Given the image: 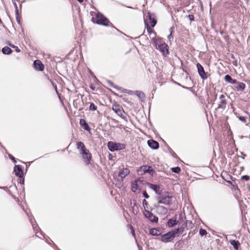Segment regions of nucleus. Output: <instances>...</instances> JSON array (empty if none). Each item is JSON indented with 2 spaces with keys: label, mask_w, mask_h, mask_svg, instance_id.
I'll list each match as a JSON object with an SVG mask.
<instances>
[{
  "label": "nucleus",
  "mask_w": 250,
  "mask_h": 250,
  "mask_svg": "<svg viewBox=\"0 0 250 250\" xmlns=\"http://www.w3.org/2000/svg\"><path fill=\"white\" fill-rule=\"evenodd\" d=\"M80 124L85 130L88 131H90L91 128L84 119H81L80 120Z\"/></svg>",
  "instance_id": "aec40b11"
},
{
  "label": "nucleus",
  "mask_w": 250,
  "mask_h": 250,
  "mask_svg": "<svg viewBox=\"0 0 250 250\" xmlns=\"http://www.w3.org/2000/svg\"><path fill=\"white\" fill-rule=\"evenodd\" d=\"M225 95L224 94H222L219 97V99H220V100H225Z\"/></svg>",
  "instance_id": "8fccbe9b"
},
{
  "label": "nucleus",
  "mask_w": 250,
  "mask_h": 250,
  "mask_svg": "<svg viewBox=\"0 0 250 250\" xmlns=\"http://www.w3.org/2000/svg\"><path fill=\"white\" fill-rule=\"evenodd\" d=\"M79 2L81 3L83 1V0H77Z\"/></svg>",
  "instance_id": "4d7b16f0"
},
{
  "label": "nucleus",
  "mask_w": 250,
  "mask_h": 250,
  "mask_svg": "<svg viewBox=\"0 0 250 250\" xmlns=\"http://www.w3.org/2000/svg\"><path fill=\"white\" fill-rule=\"evenodd\" d=\"M92 21L93 22L98 24L102 25L105 26H111L116 29V28L113 26L112 23H111L106 17H105L100 13L97 14L96 18H92ZM117 30L118 29H117Z\"/></svg>",
  "instance_id": "f257e3e1"
},
{
  "label": "nucleus",
  "mask_w": 250,
  "mask_h": 250,
  "mask_svg": "<svg viewBox=\"0 0 250 250\" xmlns=\"http://www.w3.org/2000/svg\"><path fill=\"white\" fill-rule=\"evenodd\" d=\"M14 171L16 176L21 178L23 176V170L20 165H16L14 168Z\"/></svg>",
  "instance_id": "f8f14e48"
},
{
  "label": "nucleus",
  "mask_w": 250,
  "mask_h": 250,
  "mask_svg": "<svg viewBox=\"0 0 250 250\" xmlns=\"http://www.w3.org/2000/svg\"><path fill=\"white\" fill-rule=\"evenodd\" d=\"M83 156V159L86 165H88L90 163L91 159V154L89 151L87 149L81 153Z\"/></svg>",
  "instance_id": "6e6552de"
},
{
  "label": "nucleus",
  "mask_w": 250,
  "mask_h": 250,
  "mask_svg": "<svg viewBox=\"0 0 250 250\" xmlns=\"http://www.w3.org/2000/svg\"><path fill=\"white\" fill-rule=\"evenodd\" d=\"M130 173V170L127 168H123L120 170L118 173V176L122 179L125 178Z\"/></svg>",
  "instance_id": "9b49d317"
},
{
  "label": "nucleus",
  "mask_w": 250,
  "mask_h": 250,
  "mask_svg": "<svg viewBox=\"0 0 250 250\" xmlns=\"http://www.w3.org/2000/svg\"><path fill=\"white\" fill-rule=\"evenodd\" d=\"M183 231H184V228L183 227H181L180 228H178L169 231L170 233H171V234L172 235H173V239H174V238L176 236H178L180 234L182 233L183 232Z\"/></svg>",
  "instance_id": "9d476101"
},
{
  "label": "nucleus",
  "mask_w": 250,
  "mask_h": 250,
  "mask_svg": "<svg viewBox=\"0 0 250 250\" xmlns=\"http://www.w3.org/2000/svg\"><path fill=\"white\" fill-rule=\"evenodd\" d=\"M250 176L248 175H243L241 177V179L244 180L246 181H249L250 180Z\"/></svg>",
  "instance_id": "58836bf2"
},
{
  "label": "nucleus",
  "mask_w": 250,
  "mask_h": 250,
  "mask_svg": "<svg viewBox=\"0 0 250 250\" xmlns=\"http://www.w3.org/2000/svg\"><path fill=\"white\" fill-rule=\"evenodd\" d=\"M144 182V180H142L140 178L133 181L131 183L132 191L134 193H139L142 188L141 185Z\"/></svg>",
  "instance_id": "7ed1b4c3"
},
{
  "label": "nucleus",
  "mask_w": 250,
  "mask_h": 250,
  "mask_svg": "<svg viewBox=\"0 0 250 250\" xmlns=\"http://www.w3.org/2000/svg\"><path fill=\"white\" fill-rule=\"evenodd\" d=\"M188 17L191 21H194V17L193 15L189 14L188 15Z\"/></svg>",
  "instance_id": "de8ad7c7"
},
{
  "label": "nucleus",
  "mask_w": 250,
  "mask_h": 250,
  "mask_svg": "<svg viewBox=\"0 0 250 250\" xmlns=\"http://www.w3.org/2000/svg\"><path fill=\"white\" fill-rule=\"evenodd\" d=\"M155 208L157 212L160 214H166L167 213V209L166 208L164 207V206H160V204L155 205Z\"/></svg>",
  "instance_id": "dca6fc26"
},
{
  "label": "nucleus",
  "mask_w": 250,
  "mask_h": 250,
  "mask_svg": "<svg viewBox=\"0 0 250 250\" xmlns=\"http://www.w3.org/2000/svg\"><path fill=\"white\" fill-rule=\"evenodd\" d=\"M112 110L119 116L122 117L123 109L119 105H114L112 107Z\"/></svg>",
  "instance_id": "4468645a"
},
{
  "label": "nucleus",
  "mask_w": 250,
  "mask_h": 250,
  "mask_svg": "<svg viewBox=\"0 0 250 250\" xmlns=\"http://www.w3.org/2000/svg\"><path fill=\"white\" fill-rule=\"evenodd\" d=\"M77 148L80 150V153L82 152L87 150L86 149L84 144L82 142H79L77 144Z\"/></svg>",
  "instance_id": "b1692460"
},
{
  "label": "nucleus",
  "mask_w": 250,
  "mask_h": 250,
  "mask_svg": "<svg viewBox=\"0 0 250 250\" xmlns=\"http://www.w3.org/2000/svg\"><path fill=\"white\" fill-rule=\"evenodd\" d=\"M152 40L153 44L157 49L158 48H160V46H162L163 45V43H165V41L162 38L160 37H156V36L153 37Z\"/></svg>",
  "instance_id": "39448f33"
},
{
  "label": "nucleus",
  "mask_w": 250,
  "mask_h": 250,
  "mask_svg": "<svg viewBox=\"0 0 250 250\" xmlns=\"http://www.w3.org/2000/svg\"><path fill=\"white\" fill-rule=\"evenodd\" d=\"M143 194L144 195V197L146 198V199H148L149 198V195L147 194V193H146V191H143Z\"/></svg>",
  "instance_id": "49530a36"
},
{
  "label": "nucleus",
  "mask_w": 250,
  "mask_h": 250,
  "mask_svg": "<svg viewBox=\"0 0 250 250\" xmlns=\"http://www.w3.org/2000/svg\"><path fill=\"white\" fill-rule=\"evenodd\" d=\"M34 65L36 69L39 71H42L44 69V65L39 60H36L34 62Z\"/></svg>",
  "instance_id": "6ab92c4d"
},
{
  "label": "nucleus",
  "mask_w": 250,
  "mask_h": 250,
  "mask_svg": "<svg viewBox=\"0 0 250 250\" xmlns=\"http://www.w3.org/2000/svg\"><path fill=\"white\" fill-rule=\"evenodd\" d=\"M13 4H14V7L15 8L16 15H18V12H19V11H18V9L17 4L15 2H14Z\"/></svg>",
  "instance_id": "37998d69"
},
{
  "label": "nucleus",
  "mask_w": 250,
  "mask_h": 250,
  "mask_svg": "<svg viewBox=\"0 0 250 250\" xmlns=\"http://www.w3.org/2000/svg\"><path fill=\"white\" fill-rule=\"evenodd\" d=\"M172 29H173V27H170L169 30H170V34L167 36V39L169 41H171V39H173V36L172 35Z\"/></svg>",
  "instance_id": "f704fd0d"
},
{
  "label": "nucleus",
  "mask_w": 250,
  "mask_h": 250,
  "mask_svg": "<svg viewBox=\"0 0 250 250\" xmlns=\"http://www.w3.org/2000/svg\"><path fill=\"white\" fill-rule=\"evenodd\" d=\"M122 118V119H123L124 120H125V121H127V118L124 116L123 115L122 116V117H121Z\"/></svg>",
  "instance_id": "5fc2aeb1"
},
{
  "label": "nucleus",
  "mask_w": 250,
  "mask_h": 250,
  "mask_svg": "<svg viewBox=\"0 0 250 250\" xmlns=\"http://www.w3.org/2000/svg\"><path fill=\"white\" fill-rule=\"evenodd\" d=\"M171 199L172 197L169 195L168 192H161L157 197V204L170 206L171 204Z\"/></svg>",
  "instance_id": "f03ea898"
},
{
  "label": "nucleus",
  "mask_w": 250,
  "mask_h": 250,
  "mask_svg": "<svg viewBox=\"0 0 250 250\" xmlns=\"http://www.w3.org/2000/svg\"><path fill=\"white\" fill-rule=\"evenodd\" d=\"M9 45L12 48L15 49V50L17 52H20L21 51V50L17 46L11 44H10Z\"/></svg>",
  "instance_id": "c9c22d12"
},
{
  "label": "nucleus",
  "mask_w": 250,
  "mask_h": 250,
  "mask_svg": "<svg viewBox=\"0 0 250 250\" xmlns=\"http://www.w3.org/2000/svg\"><path fill=\"white\" fill-rule=\"evenodd\" d=\"M149 167V168L148 169V171H147V173H148L149 174L152 175L153 172V169H152V167L151 166H148Z\"/></svg>",
  "instance_id": "4c0bfd02"
},
{
  "label": "nucleus",
  "mask_w": 250,
  "mask_h": 250,
  "mask_svg": "<svg viewBox=\"0 0 250 250\" xmlns=\"http://www.w3.org/2000/svg\"><path fill=\"white\" fill-rule=\"evenodd\" d=\"M217 94L215 92H214V99H213V102H214L216 99H217Z\"/></svg>",
  "instance_id": "3c124183"
},
{
  "label": "nucleus",
  "mask_w": 250,
  "mask_h": 250,
  "mask_svg": "<svg viewBox=\"0 0 250 250\" xmlns=\"http://www.w3.org/2000/svg\"><path fill=\"white\" fill-rule=\"evenodd\" d=\"M97 109V107L95 104L93 103H90L89 106V109L91 111H95Z\"/></svg>",
  "instance_id": "473e14b6"
},
{
  "label": "nucleus",
  "mask_w": 250,
  "mask_h": 250,
  "mask_svg": "<svg viewBox=\"0 0 250 250\" xmlns=\"http://www.w3.org/2000/svg\"><path fill=\"white\" fill-rule=\"evenodd\" d=\"M20 183H21V184H24V180H22L21 181V182H20Z\"/></svg>",
  "instance_id": "6e6d98bb"
},
{
  "label": "nucleus",
  "mask_w": 250,
  "mask_h": 250,
  "mask_svg": "<svg viewBox=\"0 0 250 250\" xmlns=\"http://www.w3.org/2000/svg\"><path fill=\"white\" fill-rule=\"evenodd\" d=\"M147 168H149V167H148V166H146V165L143 166L139 169L138 172L140 174H143V173H147V171H148Z\"/></svg>",
  "instance_id": "cd10ccee"
},
{
  "label": "nucleus",
  "mask_w": 250,
  "mask_h": 250,
  "mask_svg": "<svg viewBox=\"0 0 250 250\" xmlns=\"http://www.w3.org/2000/svg\"><path fill=\"white\" fill-rule=\"evenodd\" d=\"M196 66L198 70V72L200 76V77L203 80H206L208 78L207 73L205 72L204 70V68L203 66L200 63H197L196 64Z\"/></svg>",
  "instance_id": "0eeeda50"
},
{
  "label": "nucleus",
  "mask_w": 250,
  "mask_h": 250,
  "mask_svg": "<svg viewBox=\"0 0 250 250\" xmlns=\"http://www.w3.org/2000/svg\"><path fill=\"white\" fill-rule=\"evenodd\" d=\"M2 52L4 54H10L12 52V49L8 46H5L2 49Z\"/></svg>",
  "instance_id": "c85d7f7f"
},
{
  "label": "nucleus",
  "mask_w": 250,
  "mask_h": 250,
  "mask_svg": "<svg viewBox=\"0 0 250 250\" xmlns=\"http://www.w3.org/2000/svg\"><path fill=\"white\" fill-rule=\"evenodd\" d=\"M90 88H91V89H94V88H93V87H92V86H90Z\"/></svg>",
  "instance_id": "052dcab7"
},
{
  "label": "nucleus",
  "mask_w": 250,
  "mask_h": 250,
  "mask_svg": "<svg viewBox=\"0 0 250 250\" xmlns=\"http://www.w3.org/2000/svg\"><path fill=\"white\" fill-rule=\"evenodd\" d=\"M147 15L151 27H154L157 23L156 20L155 19V18L153 17V15L151 14L150 12H148Z\"/></svg>",
  "instance_id": "412c9836"
},
{
  "label": "nucleus",
  "mask_w": 250,
  "mask_h": 250,
  "mask_svg": "<svg viewBox=\"0 0 250 250\" xmlns=\"http://www.w3.org/2000/svg\"><path fill=\"white\" fill-rule=\"evenodd\" d=\"M239 119L243 123L246 122V119L245 117L240 116L239 117Z\"/></svg>",
  "instance_id": "79ce46f5"
},
{
  "label": "nucleus",
  "mask_w": 250,
  "mask_h": 250,
  "mask_svg": "<svg viewBox=\"0 0 250 250\" xmlns=\"http://www.w3.org/2000/svg\"><path fill=\"white\" fill-rule=\"evenodd\" d=\"M229 243L233 246V248L235 250H238V247L240 245V243L238 241H236L235 240H229Z\"/></svg>",
  "instance_id": "a878e982"
},
{
  "label": "nucleus",
  "mask_w": 250,
  "mask_h": 250,
  "mask_svg": "<svg viewBox=\"0 0 250 250\" xmlns=\"http://www.w3.org/2000/svg\"><path fill=\"white\" fill-rule=\"evenodd\" d=\"M149 233L150 234L153 235V236H158L160 235L161 232L160 230L156 228H153L149 230Z\"/></svg>",
  "instance_id": "393cba45"
},
{
  "label": "nucleus",
  "mask_w": 250,
  "mask_h": 250,
  "mask_svg": "<svg viewBox=\"0 0 250 250\" xmlns=\"http://www.w3.org/2000/svg\"><path fill=\"white\" fill-rule=\"evenodd\" d=\"M145 22L146 25V29H147V32L149 33V34L153 33L154 35V36H155L156 33L152 31V30L151 29V28L149 26V25H148V24L146 23V21H145Z\"/></svg>",
  "instance_id": "7c9ffc66"
},
{
  "label": "nucleus",
  "mask_w": 250,
  "mask_h": 250,
  "mask_svg": "<svg viewBox=\"0 0 250 250\" xmlns=\"http://www.w3.org/2000/svg\"><path fill=\"white\" fill-rule=\"evenodd\" d=\"M108 83L109 84H110L111 86H112L113 85V83L112 82L110 81H108Z\"/></svg>",
  "instance_id": "864d4df0"
},
{
  "label": "nucleus",
  "mask_w": 250,
  "mask_h": 250,
  "mask_svg": "<svg viewBox=\"0 0 250 250\" xmlns=\"http://www.w3.org/2000/svg\"><path fill=\"white\" fill-rule=\"evenodd\" d=\"M227 104V102L225 100H221L220 104H218V106L216 109H225L226 108V105Z\"/></svg>",
  "instance_id": "bb28decb"
},
{
  "label": "nucleus",
  "mask_w": 250,
  "mask_h": 250,
  "mask_svg": "<svg viewBox=\"0 0 250 250\" xmlns=\"http://www.w3.org/2000/svg\"><path fill=\"white\" fill-rule=\"evenodd\" d=\"M148 146L153 149H157L159 147V143L153 140H149L147 141Z\"/></svg>",
  "instance_id": "f3484780"
},
{
  "label": "nucleus",
  "mask_w": 250,
  "mask_h": 250,
  "mask_svg": "<svg viewBox=\"0 0 250 250\" xmlns=\"http://www.w3.org/2000/svg\"><path fill=\"white\" fill-rule=\"evenodd\" d=\"M224 80L229 83L234 84L237 83V81L236 80L233 79L229 75H226L224 77Z\"/></svg>",
  "instance_id": "5701e85b"
},
{
  "label": "nucleus",
  "mask_w": 250,
  "mask_h": 250,
  "mask_svg": "<svg viewBox=\"0 0 250 250\" xmlns=\"http://www.w3.org/2000/svg\"><path fill=\"white\" fill-rule=\"evenodd\" d=\"M8 156H9V158L11 160H12L14 163H17V161H16V159H15V158H14L12 155L9 154Z\"/></svg>",
  "instance_id": "a19ab883"
},
{
  "label": "nucleus",
  "mask_w": 250,
  "mask_h": 250,
  "mask_svg": "<svg viewBox=\"0 0 250 250\" xmlns=\"http://www.w3.org/2000/svg\"><path fill=\"white\" fill-rule=\"evenodd\" d=\"M142 203L144 208L147 207L148 203L145 199L143 200Z\"/></svg>",
  "instance_id": "c03bdc74"
},
{
  "label": "nucleus",
  "mask_w": 250,
  "mask_h": 250,
  "mask_svg": "<svg viewBox=\"0 0 250 250\" xmlns=\"http://www.w3.org/2000/svg\"><path fill=\"white\" fill-rule=\"evenodd\" d=\"M231 57H232V58H234V55H233V54H231Z\"/></svg>",
  "instance_id": "13d9d810"
},
{
  "label": "nucleus",
  "mask_w": 250,
  "mask_h": 250,
  "mask_svg": "<svg viewBox=\"0 0 250 250\" xmlns=\"http://www.w3.org/2000/svg\"><path fill=\"white\" fill-rule=\"evenodd\" d=\"M199 1H200V0H198Z\"/></svg>",
  "instance_id": "680f3d73"
},
{
  "label": "nucleus",
  "mask_w": 250,
  "mask_h": 250,
  "mask_svg": "<svg viewBox=\"0 0 250 250\" xmlns=\"http://www.w3.org/2000/svg\"><path fill=\"white\" fill-rule=\"evenodd\" d=\"M186 225L191 228L193 226V224L191 221L188 220L186 221Z\"/></svg>",
  "instance_id": "e433bc0d"
},
{
  "label": "nucleus",
  "mask_w": 250,
  "mask_h": 250,
  "mask_svg": "<svg viewBox=\"0 0 250 250\" xmlns=\"http://www.w3.org/2000/svg\"><path fill=\"white\" fill-rule=\"evenodd\" d=\"M50 82H51V83H52V86H53V87L55 89L56 92L57 93V94H59L58 91L57 90V85L55 83H54L51 80H50Z\"/></svg>",
  "instance_id": "ea45409f"
},
{
  "label": "nucleus",
  "mask_w": 250,
  "mask_h": 250,
  "mask_svg": "<svg viewBox=\"0 0 250 250\" xmlns=\"http://www.w3.org/2000/svg\"><path fill=\"white\" fill-rule=\"evenodd\" d=\"M157 49L159 50L165 56H167L169 54L168 46L166 43H163V45Z\"/></svg>",
  "instance_id": "ddd939ff"
},
{
  "label": "nucleus",
  "mask_w": 250,
  "mask_h": 250,
  "mask_svg": "<svg viewBox=\"0 0 250 250\" xmlns=\"http://www.w3.org/2000/svg\"><path fill=\"white\" fill-rule=\"evenodd\" d=\"M174 239L173 235L171 234L169 231L162 235L160 240L165 243H168L172 241Z\"/></svg>",
  "instance_id": "1a4fd4ad"
},
{
  "label": "nucleus",
  "mask_w": 250,
  "mask_h": 250,
  "mask_svg": "<svg viewBox=\"0 0 250 250\" xmlns=\"http://www.w3.org/2000/svg\"><path fill=\"white\" fill-rule=\"evenodd\" d=\"M144 215L146 218L152 223H157L158 221V218L148 210L146 209Z\"/></svg>",
  "instance_id": "423d86ee"
},
{
  "label": "nucleus",
  "mask_w": 250,
  "mask_h": 250,
  "mask_svg": "<svg viewBox=\"0 0 250 250\" xmlns=\"http://www.w3.org/2000/svg\"><path fill=\"white\" fill-rule=\"evenodd\" d=\"M129 227H130V229H131V233L132 234V235H133L134 236H135V231H134V229H133V227L130 225L129 226Z\"/></svg>",
  "instance_id": "09e8293b"
},
{
  "label": "nucleus",
  "mask_w": 250,
  "mask_h": 250,
  "mask_svg": "<svg viewBox=\"0 0 250 250\" xmlns=\"http://www.w3.org/2000/svg\"><path fill=\"white\" fill-rule=\"evenodd\" d=\"M147 185L150 188L155 191L158 196L162 192L159 186L151 183H147Z\"/></svg>",
  "instance_id": "2eb2a0df"
},
{
  "label": "nucleus",
  "mask_w": 250,
  "mask_h": 250,
  "mask_svg": "<svg viewBox=\"0 0 250 250\" xmlns=\"http://www.w3.org/2000/svg\"><path fill=\"white\" fill-rule=\"evenodd\" d=\"M16 21H17V22L19 24H20V18L19 17V12H18V15H16Z\"/></svg>",
  "instance_id": "a18cd8bd"
},
{
  "label": "nucleus",
  "mask_w": 250,
  "mask_h": 250,
  "mask_svg": "<svg viewBox=\"0 0 250 250\" xmlns=\"http://www.w3.org/2000/svg\"><path fill=\"white\" fill-rule=\"evenodd\" d=\"M199 234L201 236H205L207 234V231L203 229H199Z\"/></svg>",
  "instance_id": "72a5a7b5"
},
{
  "label": "nucleus",
  "mask_w": 250,
  "mask_h": 250,
  "mask_svg": "<svg viewBox=\"0 0 250 250\" xmlns=\"http://www.w3.org/2000/svg\"><path fill=\"white\" fill-rule=\"evenodd\" d=\"M135 94L140 99H143L145 97L144 93L141 91H136Z\"/></svg>",
  "instance_id": "c756f323"
},
{
  "label": "nucleus",
  "mask_w": 250,
  "mask_h": 250,
  "mask_svg": "<svg viewBox=\"0 0 250 250\" xmlns=\"http://www.w3.org/2000/svg\"><path fill=\"white\" fill-rule=\"evenodd\" d=\"M107 147L110 151L113 152L116 150L124 149L125 146L123 144L109 141L107 143Z\"/></svg>",
  "instance_id": "20e7f679"
},
{
  "label": "nucleus",
  "mask_w": 250,
  "mask_h": 250,
  "mask_svg": "<svg viewBox=\"0 0 250 250\" xmlns=\"http://www.w3.org/2000/svg\"><path fill=\"white\" fill-rule=\"evenodd\" d=\"M2 23V21L1 20V19H0V24Z\"/></svg>",
  "instance_id": "bf43d9fd"
},
{
  "label": "nucleus",
  "mask_w": 250,
  "mask_h": 250,
  "mask_svg": "<svg viewBox=\"0 0 250 250\" xmlns=\"http://www.w3.org/2000/svg\"><path fill=\"white\" fill-rule=\"evenodd\" d=\"M177 224L178 221L176 220V216H175L174 217L168 220L167 224V226L169 228H172L174 227Z\"/></svg>",
  "instance_id": "a211bd4d"
},
{
  "label": "nucleus",
  "mask_w": 250,
  "mask_h": 250,
  "mask_svg": "<svg viewBox=\"0 0 250 250\" xmlns=\"http://www.w3.org/2000/svg\"><path fill=\"white\" fill-rule=\"evenodd\" d=\"M233 64L235 66H237V62L236 61H235L233 62Z\"/></svg>",
  "instance_id": "603ef678"
},
{
  "label": "nucleus",
  "mask_w": 250,
  "mask_h": 250,
  "mask_svg": "<svg viewBox=\"0 0 250 250\" xmlns=\"http://www.w3.org/2000/svg\"><path fill=\"white\" fill-rule=\"evenodd\" d=\"M171 171L175 173H179L181 171V168L179 167H172Z\"/></svg>",
  "instance_id": "2f4dec72"
},
{
  "label": "nucleus",
  "mask_w": 250,
  "mask_h": 250,
  "mask_svg": "<svg viewBox=\"0 0 250 250\" xmlns=\"http://www.w3.org/2000/svg\"><path fill=\"white\" fill-rule=\"evenodd\" d=\"M236 84H237V85L236 86L235 88V89L236 91H243L245 89L246 87V85L243 83L237 81V83Z\"/></svg>",
  "instance_id": "4be33fe9"
}]
</instances>
